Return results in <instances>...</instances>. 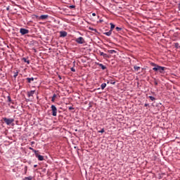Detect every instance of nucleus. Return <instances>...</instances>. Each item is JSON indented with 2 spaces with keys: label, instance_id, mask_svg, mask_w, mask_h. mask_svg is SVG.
<instances>
[{
  "label": "nucleus",
  "instance_id": "35",
  "mask_svg": "<svg viewBox=\"0 0 180 180\" xmlns=\"http://www.w3.org/2000/svg\"><path fill=\"white\" fill-rule=\"evenodd\" d=\"M93 32H95V33H98V30H96V29L94 28V29L93 30Z\"/></svg>",
  "mask_w": 180,
  "mask_h": 180
},
{
  "label": "nucleus",
  "instance_id": "34",
  "mask_svg": "<svg viewBox=\"0 0 180 180\" xmlns=\"http://www.w3.org/2000/svg\"><path fill=\"white\" fill-rule=\"evenodd\" d=\"M70 71H72V72H75V68H71Z\"/></svg>",
  "mask_w": 180,
  "mask_h": 180
},
{
  "label": "nucleus",
  "instance_id": "11",
  "mask_svg": "<svg viewBox=\"0 0 180 180\" xmlns=\"http://www.w3.org/2000/svg\"><path fill=\"white\" fill-rule=\"evenodd\" d=\"M97 65L101 67V70H105L106 68V66L103 65L102 63H97Z\"/></svg>",
  "mask_w": 180,
  "mask_h": 180
},
{
  "label": "nucleus",
  "instance_id": "22",
  "mask_svg": "<svg viewBox=\"0 0 180 180\" xmlns=\"http://www.w3.org/2000/svg\"><path fill=\"white\" fill-rule=\"evenodd\" d=\"M134 69L135 70V71H139V70H140V67L139 66H134Z\"/></svg>",
  "mask_w": 180,
  "mask_h": 180
},
{
  "label": "nucleus",
  "instance_id": "2",
  "mask_svg": "<svg viewBox=\"0 0 180 180\" xmlns=\"http://www.w3.org/2000/svg\"><path fill=\"white\" fill-rule=\"evenodd\" d=\"M3 120L6 123V124H7V126L12 124V123H13L15 122V119H13V118L4 117Z\"/></svg>",
  "mask_w": 180,
  "mask_h": 180
},
{
  "label": "nucleus",
  "instance_id": "12",
  "mask_svg": "<svg viewBox=\"0 0 180 180\" xmlns=\"http://www.w3.org/2000/svg\"><path fill=\"white\" fill-rule=\"evenodd\" d=\"M29 150H31V151H32V153H34V154H35V155H36V154H37L38 153H39V150H34L33 148H32V147H30L29 148Z\"/></svg>",
  "mask_w": 180,
  "mask_h": 180
},
{
  "label": "nucleus",
  "instance_id": "25",
  "mask_svg": "<svg viewBox=\"0 0 180 180\" xmlns=\"http://www.w3.org/2000/svg\"><path fill=\"white\" fill-rule=\"evenodd\" d=\"M115 30H117V32H120V30H122V27H116Z\"/></svg>",
  "mask_w": 180,
  "mask_h": 180
},
{
  "label": "nucleus",
  "instance_id": "4",
  "mask_svg": "<svg viewBox=\"0 0 180 180\" xmlns=\"http://www.w3.org/2000/svg\"><path fill=\"white\" fill-rule=\"evenodd\" d=\"M51 110H52V116H57V107H56V105H52L51 106Z\"/></svg>",
  "mask_w": 180,
  "mask_h": 180
},
{
  "label": "nucleus",
  "instance_id": "30",
  "mask_svg": "<svg viewBox=\"0 0 180 180\" xmlns=\"http://www.w3.org/2000/svg\"><path fill=\"white\" fill-rule=\"evenodd\" d=\"M150 65L153 66V67H157V64L154 63H151Z\"/></svg>",
  "mask_w": 180,
  "mask_h": 180
},
{
  "label": "nucleus",
  "instance_id": "38",
  "mask_svg": "<svg viewBox=\"0 0 180 180\" xmlns=\"http://www.w3.org/2000/svg\"><path fill=\"white\" fill-rule=\"evenodd\" d=\"M58 78L60 80L63 79V77H61V75H58Z\"/></svg>",
  "mask_w": 180,
  "mask_h": 180
},
{
  "label": "nucleus",
  "instance_id": "23",
  "mask_svg": "<svg viewBox=\"0 0 180 180\" xmlns=\"http://www.w3.org/2000/svg\"><path fill=\"white\" fill-rule=\"evenodd\" d=\"M24 172H25V174H27V166H25Z\"/></svg>",
  "mask_w": 180,
  "mask_h": 180
},
{
  "label": "nucleus",
  "instance_id": "40",
  "mask_svg": "<svg viewBox=\"0 0 180 180\" xmlns=\"http://www.w3.org/2000/svg\"><path fill=\"white\" fill-rule=\"evenodd\" d=\"M92 16H96V13H92Z\"/></svg>",
  "mask_w": 180,
  "mask_h": 180
},
{
  "label": "nucleus",
  "instance_id": "44",
  "mask_svg": "<svg viewBox=\"0 0 180 180\" xmlns=\"http://www.w3.org/2000/svg\"><path fill=\"white\" fill-rule=\"evenodd\" d=\"M32 144H34V141H32Z\"/></svg>",
  "mask_w": 180,
  "mask_h": 180
},
{
  "label": "nucleus",
  "instance_id": "18",
  "mask_svg": "<svg viewBox=\"0 0 180 180\" xmlns=\"http://www.w3.org/2000/svg\"><path fill=\"white\" fill-rule=\"evenodd\" d=\"M101 89H105L106 88V83H103L101 85Z\"/></svg>",
  "mask_w": 180,
  "mask_h": 180
},
{
  "label": "nucleus",
  "instance_id": "33",
  "mask_svg": "<svg viewBox=\"0 0 180 180\" xmlns=\"http://www.w3.org/2000/svg\"><path fill=\"white\" fill-rule=\"evenodd\" d=\"M68 109H69V110H74V107H72V106H70L69 108H68Z\"/></svg>",
  "mask_w": 180,
  "mask_h": 180
},
{
  "label": "nucleus",
  "instance_id": "41",
  "mask_svg": "<svg viewBox=\"0 0 180 180\" xmlns=\"http://www.w3.org/2000/svg\"><path fill=\"white\" fill-rule=\"evenodd\" d=\"M148 105H149L148 103H145V105H144L145 107H147V106H148Z\"/></svg>",
  "mask_w": 180,
  "mask_h": 180
},
{
  "label": "nucleus",
  "instance_id": "8",
  "mask_svg": "<svg viewBox=\"0 0 180 180\" xmlns=\"http://www.w3.org/2000/svg\"><path fill=\"white\" fill-rule=\"evenodd\" d=\"M34 92H35L34 90H32V91H27V96H28V98H30V96H33V95H34Z\"/></svg>",
  "mask_w": 180,
  "mask_h": 180
},
{
  "label": "nucleus",
  "instance_id": "10",
  "mask_svg": "<svg viewBox=\"0 0 180 180\" xmlns=\"http://www.w3.org/2000/svg\"><path fill=\"white\" fill-rule=\"evenodd\" d=\"M26 79H27L28 84H30L32 82V81H34V77H27Z\"/></svg>",
  "mask_w": 180,
  "mask_h": 180
},
{
  "label": "nucleus",
  "instance_id": "32",
  "mask_svg": "<svg viewBox=\"0 0 180 180\" xmlns=\"http://www.w3.org/2000/svg\"><path fill=\"white\" fill-rule=\"evenodd\" d=\"M8 102H12V98H11V96H8Z\"/></svg>",
  "mask_w": 180,
  "mask_h": 180
},
{
  "label": "nucleus",
  "instance_id": "9",
  "mask_svg": "<svg viewBox=\"0 0 180 180\" xmlns=\"http://www.w3.org/2000/svg\"><path fill=\"white\" fill-rule=\"evenodd\" d=\"M49 18V15H41L39 19H41V20H44L45 19H47Z\"/></svg>",
  "mask_w": 180,
  "mask_h": 180
},
{
  "label": "nucleus",
  "instance_id": "24",
  "mask_svg": "<svg viewBox=\"0 0 180 180\" xmlns=\"http://www.w3.org/2000/svg\"><path fill=\"white\" fill-rule=\"evenodd\" d=\"M19 72H14V75H13V78H16V77H18Z\"/></svg>",
  "mask_w": 180,
  "mask_h": 180
},
{
  "label": "nucleus",
  "instance_id": "19",
  "mask_svg": "<svg viewBox=\"0 0 180 180\" xmlns=\"http://www.w3.org/2000/svg\"><path fill=\"white\" fill-rule=\"evenodd\" d=\"M22 60H24V63H27V64H30V61L27 60L26 58H23Z\"/></svg>",
  "mask_w": 180,
  "mask_h": 180
},
{
  "label": "nucleus",
  "instance_id": "42",
  "mask_svg": "<svg viewBox=\"0 0 180 180\" xmlns=\"http://www.w3.org/2000/svg\"><path fill=\"white\" fill-rule=\"evenodd\" d=\"M34 168H37V165H34Z\"/></svg>",
  "mask_w": 180,
  "mask_h": 180
},
{
  "label": "nucleus",
  "instance_id": "39",
  "mask_svg": "<svg viewBox=\"0 0 180 180\" xmlns=\"http://www.w3.org/2000/svg\"><path fill=\"white\" fill-rule=\"evenodd\" d=\"M94 27H89V30H92V32L94 31Z\"/></svg>",
  "mask_w": 180,
  "mask_h": 180
},
{
  "label": "nucleus",
  "instance_id": "37",
  "mask_svg": "<svg viewBox=\"0 0 180 180\" xmlns=\"http://www.w3.org/2000/svg\"><path fill=\"white\" fill-rule=\"evenodd\" d=\"M154 84H155V85H158V82L155 81V82H154Z\"/></svg>",
  "mask_w": 180,
  "mask_h": 180
},
{
  "label": "nucleus",
  "instance_id": "17",
  "mask_svg": "<svg viewBox=\"0 0 180 180\" xmlns=\"http://www.w3.org/2000/svg\"><path fill=\"white\" fill-rule=\"evenodd\" d=\"M110 30L112 32H113V30L115 29V25L113 23H110Z\"/></svg>",
  "mask_w": 180,
  "mask_h": 180
},
{
  "label": "nucleus",
  "instance_id": "46",
  "mask_svg": "<svg viewBox=\"0 0 180 180\" xmlns=\"http://www.w3.org/2000/svg\"><path fill=\"white\" fill-rule=\"evenodd\" d=\"M159 179H161V176L159 178Z\"/></svg>",
  "mask_w": 180,
  "mask_h": 180
},
{
  "label": "nucleus",
  "instance_id": "13",
  "mask_svg": "<svg viewBox=\"0 0 180 180\" xmlns=\"http://www.w3.org/2000/svg\"><path fill=\"white\" fill-rule=\"evenodd\" d=\"M103 34H105V36H110L112 34V30H109L108 32H103Z\"/></svg>",
  "mask_w": 180,
  "mask_h": 180
},
{
  "label": "nucleus",
  "instance_id": "3",
  "mask_svg": "<svg viewBox=\"0 0 180 180\" xmlns=\"http://www.w3.org/2000/svg\"><path fill=\"white\" fill-rule=\"evenodd\" d=\"M76 43L77 44H84L85 43V39L82 37H79L75 39Z\"/></svg>",
  "mask_w": 180,
  "mask_h": 180
},
{
  "label": "nucleus",
  "instance_id": "43",
  "mask_svg": "<svg viewBox=\"0 0 180 180\" xmlns=\"http://www.w3.org/2000/svg\"><path fill=\"white\" fill-rule=\"evenodd\" d=\"M34 16H35V18H39V15H34Z\"/></svg>",
  "mask_w": 180,
  "mask_h": 180
},
{
  "label": "nucleus",
  "instance_id": "14",
  "mask_svg": "<svg viewBox=\"0 0 180 180\" xmlns=\"http://www.w3.org/2000/svg\"><path fill=\"white\" fill-rule=\"evenodd\" d=\"M108 53H109L110 54H116V53H117V51H115V50H108Z\"/></svg>",
  "mask_w": 180,
  "mask_h": 180
},
{
  "label": "nucleus",
  "instance_id": "21",
  "mask_svg": "<svg viewBox=\"0 0 180 180\" xmlns=\"http://www.w3.org/2000/svg\"><path fill=\"white\" fill-rule=\"evenodd\" d=\"M148 98H149L150 99V101H155V97H154V96H148Z\"/></svg>",
  "mask_w": 180,
  "mask_h": 180
},
{
  "label": "nucleus",
  "instance_id": "29",
  "mask_svg": "<svg viewBox=\"0 0 180 180\" xmlns=\"http://www.w3.org/2000/svg\"><path fill=\"white\" fill-rule=\"evenodd\" d=\"M99 54L100 56H101L102 57H103L105 53L102 52V51H99Z\"/></svg>",
  "mask_w": 180,
  "mask_h": 180
},
{
  "label": "nucleus",
  "instance_id": "15",
  "mask_svg": "<svg viewBox=\"0 0 180 180\" xmlns=\"http://www.w3.org/2000/svg\"><path fill=\"white\" fill-rule=\"evenodd\" d=\"M56 98H57V94H54L53 95L52 99H51V102H56Z\"/></svg>",
  "mask_w": 180,
  "mask_h": 180
},
{
  "label": "nucleus",
  "instance_id": "36",
  "mask_svg": "<svg viewBox=\"0 0 180 180\" xmlns=\"http://www.w3.org/2000/svg\"><path fill=\"white\" fill-rule=\"evenodd\" d=\"M178 10L180 11V2L178 4Z\"/></svg>",
  "mask_w": 180,
  "mask_h": 180
},
{
  "label": "nucleus",
  "instance_id": "16",
  "mask_svg": "<svg viewBox=\"0 0 180 180\" xmlns=\"http://www.w3.org/2000/svg\"><path fill=\"white\" fill-rule=\"evenodd\" d=\"M103 58H110V55H108V53H104L103 55Z\"/></svg>",
  "mask_w": 180,
  "mask_h": 180
},
{
  "label": "nucleus",
  "instance_id": "27",
  "mask_svg": "<svg viewBox=\"0 0 180 180\" xmlns=\"http://www.w3.org/2000/svg\"><path fill=\"white\" fill-rule=\"evenodd\" d=\"M74 148H76L77 154H79V148L77 146H75Z\"/></svg>",
  "mask_w": 180,
  "mask_h": 180
},
{
  "label": "nucleus",
  "instance_id": "26",
  "mask_svg": "<svg viewBox=\"0 0 180 180\" xmlns=\"http://www.w3.org/2000/svg\"><path fill=\"white\" fill-rule=\"evenodd\" d=\"M98 133H105V129H101V130L98 131Z\"/></svg>",
  "mask_w": 180,
  "mask_h": 180
},
{
  "label": "nucleus",
  "instance_id": "7",
  "mask_svg": "<svg viewBox=\"0 0 180 180\" xmlns=\"http://www.w3.org/2000/svg\"><path fill=\"white\" fill-rule=\"evenodd\" d=\"M67 32L65 31H60V37H67Z\"/></svg>",
  "mask_w": 180,
  "mask_h": 180
},
{
  "label": "nucleus",
  "instance_id": "5",
  "mask_svg": "<svg viewBox=\"0 0 180 180\" xmlns=\"http://www.w3.org/2000/svg\"><path fill=\"white\" fill-rule=\"evenodd\" d=\"M20 33L22 34V36H25V34H28L29 30H27L26 28H20Z\"/></svg>",
  "mask_w": 180,
  "mask_h": 180
},
{
  "label": "nucleus",
  "instance_id": "20",
  "mask_svg": "<svg viewBox=\"0 0 180 180\" xmlns=\"http://www.w3.org/2000/svg\"><path fill=\"white\" fill-rule=\"evenodd\" d=\"M33 179V177H32V176H27V177H25L23 180H32Z\"/></svg>",
  "mask_w": 180,
  "mask_h": 180
},
{
  "label": "nucleus",
  "instance_id": "6",
  "mask_svg": "<svg viewBox=\"0 0 180 180\" xmlns=\"http://www.w3.org/2000/svg\"><path fill=\"white\" fill-rule=\"evenodd\" d=\"M36 158H38L39 161H44V157L41 155H39V153H36L35 155Z\"/></svg>",
  "mask_w": 180,
  "mask_h": 180
},
{
  "label": "nucleus",
  "instance_id": "28",
  "mask_svg": "<svg viewBox=\"0 0 180 180\" xmlns=\"http://www.w3.org/2000/svg\"><path fill=\"white\" fill-rule=\"evenodd\" d=\"M69 8H70V9H74L75 8V5H70L69 6Z\"/></svg>",
  "mask_w": 180,
  "mask_h": 180
},
{
  "label": "nucleus",
  "instance_id": "1",
  "mask_svg": "<svg viewBox=\"0 0 180 180\" xmlns=\"http://www.w3.org/2000/svg\"><path fill=\"white\" fill-rule=\"evenodd\" d=\"M153 71H155L156 72H160V74H164L165 67H162V66L158 65L156 67H154L153 68Z\"/></svg>",
  "mask_w": 180,
  "mask_h": 180
},
{
  "label": "nucleus",
  "instance_id": "45",
  "mask_svg": "<svg viewBox=\"0 0 180 180\" xmlns=\"http://www.w3.org/2000/svg\"><path fill=\"white\" fill-rule=\"evenodd\" d=\"M9 10V8H7V11H8Z\"/></svg>",
  "mask_w": 180,
  "mask_h": 180
},
{
  "label": "nucleus",
  "instance_id": "31",
  "mask_svg": "<svg viewBox=\"0 0 180 180\" xmlns=\"http://www.w3.org/2000/svg\"><path fill=\"white\" fill-rule=\"evenodd\" d=\"M110 84H111L112 85H115V84H116V82H115V81H113V80H111V81H110Z\"/></svg>",
  "mask_w": 180,
  "mask_h": 180
}]
</instances>
